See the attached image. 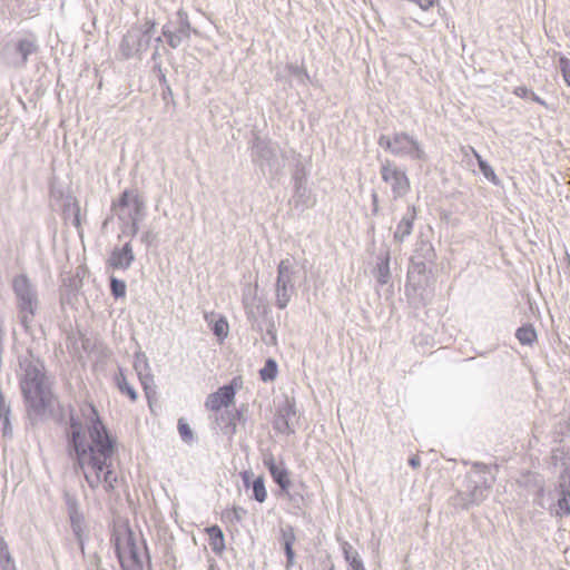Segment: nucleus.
I'll list each match as a JSON object with an SVG mask.
<instances>
[{
    "instance_id": "f257e3e1",
    "label": "nucleus",
    "mask_w": 570,
    "mask_h": 570,
    "mask_svg": "<svg viewBox=\"0 0 570 570\" xmlns=\"http://www.w3.org/2000/svg\"><path fill=\"white\" fill-rule=\"evenodd\" d=\"M71 442L77 463L88 483L96 490L112 491L119 474L112 463V441L96 409L85 403L71 415Z\"/></svg>"
},
{
    "instance_id": "f03ea898",
    "label": "nucleus",
    "mask_w": 570,
    "mask_h": 570,
    "mask_svg": "<svg viewBox=\"0 0 570 570\" xmlns=\"http://www.w3.org/2000/svg\"><path fill=\"white\" fill-rule=\"evenodd\" d=\"M21 389L29 410L41 415L50 411L53 404V396L49 379L43 372V364L32 356L24 357L20 362Z\"/></svg>"
},
{
    "instance_id": "7ed1b4c3",
    "label": "nucleus",
    "mask_w": 570,
    "mask_h": 570,
    "mask_svg": "<svg viewBox=\"0 0 570 570\" xmlns=\"http://www.w3.org/2000/svg\"><path fill=\"white\" fill-rule=\"evenodd\" d=\"M114 546L122 570H144L147 550L142 535L120 525L114 533Z\"/></svg>"
},
{
    "instance_id": "20e7f679",
    "label": "nucleus",
    "mask_w": 570,
    "mask_h": 570,
    "mask_svg": "<svg viewBox=\"0 0 570 570\" xmlns=\"http://www.w3.org/2000/svg\"><path fill=\"white\" fill-rule=\"evenodd\" d=\"M112 210L122 223V232L130 236L137 235L139 223L145 217V203L135 190H125L114 203Z\"/></svg>"
},
{
    "instance_id": "39448f33",
    "label": "nucleus",
    "mask_w": 570,
    "mask_h": 570,
    "mask_svg": "<svg viewBox=\"0 0 570 570\" xmlns=\"http://www.w3.org/2000/svg\"><path fill=\"white\" fill-rule=\"evenodd\" d=\"M298 275V264L294 258L282 259L277 267L275 283V303L279 309L289 304L295 292V281Z\"/></svg>"
},
{
    "instance_id": "423d86ee",
    "label": "nucleus",
    "mask_w": 570,
    "mask_h": 570,
    "mask_svg": "<svg viewBox=\"0 0 570 570\" xmlns=\"http://www.w3.org/2000/svg\"><path fill=\"white\" fill-rule=\"evenodd\" d=\"M12 287L18 299L21 321L26 327H29L39 309L37 291L26 275L14 277Z\"/></svg>"
},
{
    "instance_id": "0eeeda50",
    "label": "nucleus",
    "mask_w": 570,
    "mask_h": 570,
    "mask_svg": "<svg viewBox=\"0 0 570 570\" xmlns=\"http://www.w3.org/2000/svg\"><path fill=\"white\" fill-rule=\"evenodd\" d=\"M155 22L147 19L141 24L134 26L124 36L120 45L121 53L129 58L146 51L149 47Z\"/></svg>"
},
{
    "instance_id": "6e6552de",
    "label": "nucleus",
    "mask_w": 570,
    "mask_h": 570,
    "mask_svg": "<svg viewBox=\"0 0 570 570\" xmlns=\"http://www.w3.org/2000/svg\"><path fill=\"white\" fill-rule=\"evenodd\" d=\"M379 145L399 157H410L413 160H425L426 158L419 141L406 134L381 136Z\"/></svg>"
},
{
    "instance_id": "1a4fd4ad",
    "label": "nucleus",
    "mask_w": 570,
    "mask_h": 570,
    "mask_svg": "<svg viewBox=\"0 0 570 570\" xmlns=\"http://www.w3.org/2000/svg\"><path fill=\"white\" fill-rule=\"evenodd\" d=\"M382 179L389 184L395 197L404 196L410 189L406 174L394 164L386 161L381 167Z\"/></svg>"
},
{
    "instance_id": "9d476101",
    "label": "nucleus",
    "mask_w": 570,
    "mask_h": 570,
    "mask_svg": "<svg viewBox=\"0 0 570 570\" xmlns=\"http://www.w3.org/2000/svg\"><path fill=\"white\" fill-rule=\"evenodd\" d=\"M299 425V415L293 399H286L278 410L276 429L282 433H294Z\"/></svg>"
},
{
    "instance_id": "9b49d317",
    "label": "nucleus",
    "mask_w": 570,
    "mask_h": 570,
    "mask_svg": "<svg viewBox=\"0 0 570 570\" xmlns=\"http://www.w3.org/2000/svg\"><path fill=\"white\" fill-rule=\"evenodd\" d=\"M235 397V391L233 386L226 385L220 387L215 393H212L206 400V407L210 411H219L223 407L228 406Z\"/></svg>"
},
{
    "instance_id": "f8f14e48",
    "label": "nucleus",
    "mask_w": 570,
    "mask_h": 570,
    "mask_svg": "<svg viewBox=\"0 0 570 570\" xmlns=\"http://www.w3.org/2000/svg\"><path fill=\"white\" fill-rule=\"evenodd\" d=\"M264 464L267 466L274 481L279 485V488L284 491H288L292 482L284 463H277L273 455H268L264 459Z\"/></svg>"
},
{
    "instance_id": "ddd939ff",
    "label": "nucleus",
    "mask_w": 570,
    "mask_h": 570,
    "mask_svg": "<svg viewBox=\"0 0 570 570\" xmlns=\"http://www.w3.org/2000/svg\"><path fill=\"white\" fill-rule=\"evenodd\" d=\"M135 255L130 243L120 248H115L109 257V265L116 269H127L134 262Z\"/></svg>"
},
{
    "instance_id": "4468645a",
    "label": "nucleus",
    "mask_w": 570,
    "mask_h": 570,
    "mask_svg": "<svg viewBox=\"0 0 570 570\" xmlns=\"http://www.w3.org/2000/svg\"><path fill=\"white\" fill-rule=\"evenodd\" d=\"M134 368L137 372V375L140 380L141 385L145 390H148L153 383V375L150 373L148 360L145 354L138 353L136 354L135 361H134Z\"/></svg>"
},
{
    "instance_id": "2eb2a0df",
    "label": "nucleus",
    "mask_w": 570,
    "mask_h": 570,
    "mask_svg": "<svg viewBox=\"0 0 570 570\" xmlns=\"http://www.w3.org/2000/svg\"><path fill=\"white\" fill-rule=\"evenodd\" d=\"M163 35L166 37L171 48H177L184 39L189 38V23L187 20H185L177 32H171L170 30L164 28Z\"/></svg>"
},
{
    "instance_id": "dca6fc26",
    "label": "nucleus",
    "mask_w": 570,
    "mask_h": 570,
    "mask_svg": "<svg viewBox=\"0 0 570 570\" xmlns=\"http://www.w3.org/2000/svg\"><path fill=\"white\" fill-rule=\"evenodd\" d=\"M414 217H415V212H414V209H411L397 224L396 229L394 232V238L396 242H403L404 238L411 234Z\"/></svg>"
},
{
    "instance_id": "f3484780",
    "label": "nucleus",
    "mask_w": 570,
    "mask_h": 570,
    "mask_svg": "<svg viewBox=\"0 0 570 570\" xmlns=\"http://www.w3.org/2000/svg\"><path fill=\"white\" fill-rule=\"evenodd\" d=\"M464 155H468V151L472 153V155L478 160L479 167L483 176L494 185L499 184V178L495 175L493 168L478 154V151L473 147H466L462 149Z\"/></svg>"
},
{
    "instance_id": "a211bd4d",
    "label": "nucleus",
    "mask_w": 570,
    "mask_h": 570,
    "mask_svg": "<svg viewBox=\"0 0 570 570\" xmlns=\"http://www.w3.org/2000/svg\"><path fill=\"white\" fill-rule=\"evenodd\" d=\"M473 483L474 487L470 492V501L478 504L489 495L491 484L487 480H482L481 475H479V480H473Z\"/></svg>"
},
{
    "instance_id": "6ab92c4d",
    "label": "nucleus",
    "mask_w": 570,
    "mask_h": 570,
    "mask_svg": "<svg viewBox=\"0 0 570 570\" xmlns=\"http://www.w3.org/2000/svg\"><path fill=\"white\" fill-rule=\"evenodd\" d=\"M69 507V518L71 522L72 530L76 537L81 540V535L83 533V518L81 513L78 511L76 507V502L73 500H68Z\"/></svg>"
},
{
    "instance_id": "aec40b11",
    "label": "nucleus",
    "mask_w": 570,
    "mask_h": 570,
    "mask_svg": "<svg viewBox=\"0 0 570 570\" xmlns=\"http://www.w3.org/2000/svg\"><path fill=\"white\" fill-rule=\"evenodd\" d=\"M209 537V546L213 551L222 552L225 548V539L224 533L217 525H213L206 529Z\"/></svg>"
},
{
    "instance_id": "412c9836",
    "label": "nucleus",
    "mask_w": 570,
    "mask_h": 570,
    "mask_svg": "<svg viewBox=\"0 0 570 570\" xmlns=\"http://www.w3.org/2000/svg\"><path fill=\"white\" fill-rule=\"evenodd\" d=\"M20 55V59L12 60L13 65H22L27 60L28 56L31 55L36 50V46L30 40H22L19 42L16 48Z\"/></svg>"
},
{
    "instance_id": "4be33fe9",
    "label": "nucleus",
    "mask_w": 570,
    "mask_h": 570,
    "mask_svg": "<svg viewBox=\"0 0 570 570\" xmlns=\"http://www.w3.org/2000/svg\"><path fill=\"white\" fill-rule=\"evenodd\" d=\"M212 322L214 323V325H213L214 334L220 341L226 338L228 335V332H229V326H228L227 320L224 316H219L217 320L212 321Z\"/></svg>"
},
{
    "instance_id": "5701e85b",
    "label": "nucleus",
    "mask_w": 570,
    "mask_h": 570,
    "mask_svg": "<svg viewBox=\"0 0 570 570\" xmlns=\"http://www.w3.org/2000/svg\"><path fill=\"white\" fill-rule=\"evenodd\" d=\"M178 433L184 442L191 443L195 440V434L188 422L181 417L178 420Z\"/></svg>"
},
{
    "instance_id": "b1692460",
    "label": "nucleus",
    "mask_w": 570,
    "mask_h": 570,
    "mask_svg": "<svg viewBox=\"0 0 570 570\" xmlns=\"http://www.w3.org/2000/svg\"><path fill=\"white\" fill-rule=\"evenodd\" d=\"M117 384H118L119 390L122 393L127 394L130 397L131 401H136L137 400V397H138L137 392L129 384L128 380L126 379V376L121 372L117 376Z\"/></svg>"
},
{
    "instance_id": "393cba45",
    "label": "nucleus",
    "mask_w": 570,
    "mask_h": 570,
    "mask_svg": "<svg viewBox=\"0 0 570 570\" xmlns=\"http://www.w3.org/2000/svg\"><path fill=\"white\" fill-rule=\"evenodd\" d=\"M535 337V331L531 326H524L517 331V338L521 344H532Z\"/></svg>"
},
{
    "instance_id": "a878e982",
    "label": "nucleus",
    "mask_w": 570,
    "mask_h": 570,
    "mask_svg": "<svg viewBox=\"0 0 570 570\" xmlns=\"http://www.w3.org/2000/svg\"><path fill=\"white\" fill-rule=\"evenodd\" d=\"M277 364L274 360H268L265 366L261 370L263 381H273L276 377Z\"/></svg>"
},
{
    "instance_id": "bb28decb",
    "label": "nucleus",
    "mask_w": 570,
    "mask_h": 570,
    "mask_svg": "<svg viewBox=\"0 0 570 570\" xmlns=\"http://www.w3.org/2000/svg\"><path fill=\"white\" fill-rule=\"evenodd\" d=\"M254 498L258 502H264L267 497V492L262 476L257 478L253 483Z\"/></svg>"
},
{
    "instance_id": "cd10ccee",
    "label": "nucleus",
    "mask_w": 570,
    "mask_h": 570,
    "mask_svg": "<svg viewBox=\"0 0 570 570\" xmlns=\"http://www.w3.org/2000/svg\"><path fill=\"white\" fill-rule=\"evenodd\" d=\"M345 558L348 562L351 570H364L363 563L355 551L345 550Z\"/></svg>"
},
{
    "instance_id": "c85d7f7f",
    "label": "nucleus",
    "mask_w": 570,
    "mask_h": 570,
    "mask_svg": "<svg viewBox=\"0 0 570 570\" xmlns=\"http://www.w3.org/2000/svg\"><path fill=\"white\" fill-rule=\"evenodd\" d=\"M377 281L381 284H386L390 278V266H389V258H386L384 262H382L377 267Z\"/></svg>"
},
{
    "instance_id": "c756f323",
    "label": "nucleus",
    "mask_w": 570,
    "mask_h": 570,
    "mask_svg": "<svg viewBox=\"0 0 570 570\" xmlns=\"http://www.w3.org/2000/svg\"><path fill=\"white\" fill-rule=\"evenodd\" d=\"M570 512V494L566 493L557 504L556 513L558 515L568 514Z\"/></svg>"
},
{
    "instance_id": "7c9ffc66",
    "label": "nucleus",
    "mask_w": 570,
    "mask_h": 570,
    "mask_svg": "<svg viewBox=\"0 0 570 570\" xmlns=\"http://www.w3.org/2000/svg\"><path fill=\"white\" fill-rule=\"evenodd\" d=\"M558 67L562 72L564 81L570 86V60L564 57H560Z\"/></svg>"
},
{
    "instance_id": "2f4dec72",
    "label": "nucleus",
    "mask_w": 570,
    "mask_h": 570,
    "mask_svg": "<svg viewBox=\"0 0 570 570\" xmlns=\"http://www.w3.org/2000/svg\"><path fill=\"white\" fill-rule=\"evenodd\" d=\"M111 291L116 297H122L126 294V284L122 281L116 278L111 279Z\"/></svg>"
},
{
    "instance_id": "473e14b6",
    "label": "nucleus",
    "mask_w": 570,
    "mask_h": 570,
    "mask_svg": "<svg viewBox=\"0 0 570 570\" xmlns=\"http://www.w3.org/2000/svg\"><path fill=\"white\" fill-rule=\"evenodd\" d=\"M284 548L287 556V563L288 566H292L294 563V551L292 548V540H286Z\"/></svg>"
},
{
    "instance_id": "72a5a7b5",
    "label": "nucleus",
    "mask_w": 570,
    "mask_h": 570,
    "mask_svg": "<svg viewBox=\"0 0 570 570\" xmlns=\"http://www.w3.org/2000/svg\"><path fill=\"white\" fill-rule=\"evenodd\" d=\"M2 570H16V567L9 554L2 549Z\"/></svg>"
},
{
    "instance_id": "f704fd0d",
    "label": "nucleus",
    "mask_w": 570,
    "mask_h": 570,
    "mask_svg": "<svg viewBox=\"0 0 570 570\" xmlns=\"http://www.w3.org/2000/svg\"><path fill=\"white\" fill-rule=\"evenodd\" d=\"M532 92L533 91L527 87H518L514 89V95L523 99H530Z\"/></svg>"
},
{
    "instance_id": "c9c22d12",
    "label": "nucleus",
    "mask_w": 570,
    "mask_h": 570,
    "mask_svg": "<svg viewBox=\"0 0 570 570\" xmlns=\"http://www.w3.org/2000/svg\"><path fill=\"white\" fill-rule=\"evenodd\" d=\"M156 238H157V235L151 230L144 233L141 236V240L147 244H151L153 242L156 240Z\"/></svg>"
},
{
    "instance_id": "e433bc0d",
    "label": "nucleus",
    "mask_w": 570,
    "mask_h": 570,
    "mask_svg": "<svg viewBox=\"0 0 570 570\" xmlns=\"http://www.w3.org/2000/svg\"><path fill=\"white\" fill-rule=\"evenodd\" d=\"M409 463L412 468H419L421 464V460L417 455H414L409 460Z\"/></svg>"
},
{
    "instance_id": "4c0bfd02",
    "label": "nucleus",
    "mask_w": 570,
    "mask_h": 570,
    "mask_svg": "<svg viewBox=\"0 0 570 570\" xmlns=\"http://www.w3.org/2000/svg\"><path fill=\"white\" fill-rule=\"evenodd\" d=\"M284 540H292V544L294 543L295 541V535H294V532L292 530H289L288 532H284Z\"/></svg>"
},
{
    "instance_id": "58836bf2",
    "label": "nucleus",
    "mask_w": 570,
    "mask_h": 570,
    "mask_svg": "<svg viewBox=\"0 0 570 570\" xmlns=\"http://www.w3.org/2000/svg\"><path fill=\"white\" fill-rule=\"evenodd\" d=\"M530 99L542 105V106H547L546 102L539 96H537L534 92L531 94Z\"/></svg>"
},
{
    "instance_id": "ea45409f",
    "label": "nucleus",
    "mask_w": 570,
    "mask_h": 570,
    "mask_svg": "<svg viewBox=\"0 0 570 570\" xmlns=\"http://www.w3.org/2000/svg\"><path fill=\"white\" fill-rule=\"evenodd\" d=\"M7 425H8V419L4 417V419H2V436H4L7 433Z\"/></svg>"
},
{
    "instance_id": "a19ab883",
    "label": "nucleus",
    "mask_w": 570,
    "mask_h": 570,
    "mask_svg": "<svg viewBox=\"0 0 570 570\" xmlns=\"http://www.w3.org/2000/svg\"><path fill=\"white\" fill-rule=\"evenodd\" d=\"M268 151L271 153V155H272L273 157H276V155H277V148H276L275 146H269V147H268Z\"/></svg>"
},
{
    "instance_id": "79ce46f5",
    "label": "nucleus",
    "mask_w": 570,
    "mask_h": 570,
    "mask_svg": "<svg viewBox=\"0 0 570 570\" xmlns=\"http://www.w3.org/2000/svg\"><path fill=\"white\" fill-rule=\"evenodd\" d=\"M240 511H242V509H234V512H235V515H236L237 519L240 518V515H239Z\"/></svg>"
},
{
    "instance_id": "37998d69",
    "label": "nucleus",
    "mask_w": 570,
    "mask_h": 570,
    "mask_svg": "<svg viewBox=\"0 0 570 570\" xmlns=\"http://www.w3.org/2000/svg\"><path fill=\"white\" fill-rule=\"evenodd\" d=\"M261 157L265 158L269 163V158H267L265 154L262 153Z\"/></svg>"
}]
</instances>
